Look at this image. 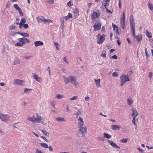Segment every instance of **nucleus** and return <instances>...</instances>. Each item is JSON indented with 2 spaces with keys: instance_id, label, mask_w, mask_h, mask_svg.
<instances>
[{
  "instance_id": "nucleus-45",
  "label": "nucleus",
  "mask_w": 153,
  "mask_h": 153,
  "mask_svg": "<svg viewBox=\"0 0 153 153\" xmlns=\"http://www.w3.org/2000/svg\"><path fill=\"white\" fill-rule=\"evenodd\" d=\"M16 26L13 25H11L9 27V29L10 30H12L15 29H16Z\"/></svg>"
},
{
  "instance_id": "nucleus-57",
  "label": "nucleus",
  "mask_w": 153,
  "mask_h": 153,
  "mask_svg": "<svg viewBox=\"0 0 153 153\" xmlns=\"http://www.w3.org/2000/svg\"><path fill=\"white\" fill-rule=\"evenodd\" d=\"M135 118L133 117V118L132 120V122L133 123L134 125H135V126H136V124L135 123Z\"/></svg>"
},
{
  "instance_id": "nucleus-22",
  "label": "nucleus",
  "mask_w": 153,
  "mask_h": 153,
  "mask_svg": "<svg viewBox=\"0 0 153 153\" xmlns=\"http://www.w3.org/2000/svg\"><path fill=\"white\" fill-rule=\"evenodd\" d=\"M109 3V0H106L105 1H103L102 3V5H103L105 8H107V6H108Z\"/></svg>"
},
{
  "instance_id": "nucleus-39",
  "label": "nucleus",
  "mask_w": 153,
  "mask_h": 153,
  "mask_svg": "<svg viewBox=\"0 0 153 153\" xmlns=\"http://www.w3.org/2000/svg\"><path fill=\"white\" fill-rule=\"evenodd\" d=\"M41 146L45 148H47L48 146L47 144L45 143H40Z\"/></svg>"
},
{
  "instance_id": "nucleus-33",
  "label": "nucleus",
  "mask_w": 153,
  "mask_h": 153,
  "mask_svg": "<svg viewBox=\"0 0 153 153\" xmlns=\"http://www.w3.org/2000/svg\"><path fill=\"white\" fill-rule=\"evenodd\" d=\"M79 98L78 96L77 95H75L70 98L69 100L71 101H73L74 100H77Z\"/></svg>"
},
{
  "instance_id": "nucleus-11",
  "label": "nucleus",
  "mask_w": 153,
  "mask_h": 153,
  "mask_svg": "<svg viewBox=\"0 0 153 153\" xmlns=\"http://www.w3.org/2000/svg\"><path fill=\"white\" fill-rule=\"evenodd\" d=\"M101 24L99 22H96L94 23V30H99L101 28Z\"/></svg>"
},
{
  "instance_id": "nucleus-48",
  "label": "nucleus",
  "mask_w": 153,
  "mask_h": 153,
  "mask_svg": "<svg viewBox=\"0 0 153 153\" xmlns=\"http://www.w3.org/2000/svg\"><path fill=\"white\" fill-rule=\"evenodd\" d=\"M118 75V74L116 72H114L112 74V76L113 77H117Z\"/></svg>"
},
{
  "instance_id": "nucleus-34",
  "label": "nucleus",
  "mask_w": 153,
  "mask_h": 153,
  "mask_svg": "<svg viewBox=\"0 0 153 153\" xmlns=\"http://www.w3.org/2000/svg\"><path fill=\"white\" fill-rule=\"evenodd\" d=\"M64 96L63 95L60 94H56L55 96V98L58 99H61L63 98Z\"/></svg>"
},
{
  "instance_id": "nucleus-18",
  "label": "nucleus",
  "mask_w": 153,
  "mask_h": 153,
  "mask_svg": "<svg viewBox=\"0 0 153 153\" xmlns=\"http://www.w3.org/2000/svg\"><path fill=\"white\" fill-rule=\"evenodd\" d=\"M112 26L114 30L115 31L117 35L119 34L120 33L118 31V27L116 26V25L113 23L112 24Z\"/></svg>"
},
{
  "instance_id": "nucleus-37",
  "label": "nucleus",
  "mask_w": 153,
  "mask_h": 153,
  "mask_svg": "<svg viewBox=\"0 0 153 153\" xmlns=\"http://www.w3.org/2000/svg\"><path fill=\"white\" fill-rule=\"evenodd\" d=\"M146 36L149 38H151L152 37V34L151 33L149 32L148 30H146Z\"/></svg>"
},
{
  "instance_id": "nucleus-35",
  "label": "nucleus",
  "mask_w": 153,
  "mask_h": 153,
  "mask_svg": "<svg viewBox=\"0 0 153 153\" xmlns=\"http://www.w3.org/2000/svg\"><path fill=\"white\" fill-rule=\"evenodd\" d=\"M142 36L141 35L139 34L136 36L137 41L138 42H140L142 40Z\"/></svg>"
},
{
  "instance_id": "nucleus-43",
  "label": "nucleus",
  "mask_w": 153,
  "mask_h": 153,
  "mask_svg": "<svg viewBox=\"0 0 153 153\" xmlns=\"http://www.w3.org/2000/svg\"><path fill=\"white\" fill-rule=\"evenodd\" d=\"M21 35L22 36L25 37H27L29 36V35L28 34L25 33H22L21 34Z\"/></svg>"
},
{
  "instance_id": "nucleus-62",
  "label": "nucleus",
  "mask_w": 153,
  "mask_h": 153,
  "mask_svg": "<svg viewBox=\"0 0 153 153\" xmlns=\"http://www.w3.org/2000/svg\"><path fill=\"white\" fill-rule=\"evenodd\" d=\"M41 137L44 140L46 141L47 142H48V140L45 137L43 136H41Z\"/></svg>"
},
{
  "instance_id": "nucleus-31",
  "label": "nucleus",
  "mask_w": 153,
  "mask_h": 153,
  "mask_svg": "<svg viewBox=\"0 0 153 153\" xmlns=\"http://www.w3.org/2000/svg\"><path fill=\"white\" fill-rule=\"evenodd\" d=\"M64 18L63 17L62 18H60V26L62 27V29H63L64 28Z\"/></svg>"
},
{
  "instance_id": "nucleus-41",
  "label": "nucleus",
  "mask_w": 153,
  "mask_h": 153,
  "mask_svg": "<svg viewBox=\"0 0 153 153\" xmlns=\"http://www.w3.org/2000/svg\"><path fill=\"white\" fill-rule=\"evenodd\" d=\"M14 7L17 11H20L21 9L18 6L17 4H14L13 5Z\"/></svg>"
},
{
  "instance_id": "nucleus-25",
  "label": "nucleus",
  "mask_w": 153,
  "mask_h": 153,
  "mask_svg": "<svg viewBox=\"0 0 153 153\" xmlns=\"http://www.w3.org/2000/svg\"><path fill=\"white\" fill-rule=\"evenodd\" d=\"M27 119L33 123H35V116L34 115H33L32 117H28Z\"/></svg>"
},
{
  "instance_id": "nucleus-7",
  "label": "nucleus",
  "mask_w": 153,
  "mask_h": 153,
  "mask_svg": "<svg viewBox=\"0 0 153 153\" xmlns=\"http://www.w3.org/2000/svg\"><path fill=\"white\" fill-rule=\"evenodd\" d=\"M13 83L16 85L23 86L24 84V81L23 80L15 79L13 81Z\"/></svg>"
},
{
  "instance_id": "nucleus-26",
  "label": "nucleus",
  "mask_w": 153,
  "mask_h": 153,
  "mask_svg": "<svg viewBox=\"0 0 153 153\" xmlns=\"http://www.w3.org/2000/svg\"><path fill=\"white\" fill-rule=\"evenodd\" d=\"M127 103L128 105L131 106L132 104L133 103V100L130 97H129L127 99Z\"/></svg>"
},
{
  "instance_id": "nucleus-12",
  "label": "nucleus",
  "mask_w": 153,
  "mask_h": 153,
  "mask_svg": "<svg viewBox=\"0 0 153 153\" xmlns=\"http://www.w3.org/2000/svg\"><path fill=\"white\" fill-rule=\"evenodd\" d=\"M100 15V14L99 13L97 12H94L91 15V18L92 19H94Z\"/></svg>"
},
{
  "instance_id": "nucleus-3",
  "label": "nucleus",
  "mask_w": 153,
  "mask_h": 153,
  "mask_svg": "<svg viewBox=\"0 0 153 153\" xmlns=\"http://www.w3.org/2000/svg\"><path fill=\"white\" fill-rule=\"evenodd\" d=\"M69 79L70 82L76 88L79 84L78 82L77 81V77L76 76H70Z\"/></svg>"
},
{
  "instance_id": "nucleus-15",
  "label": "nucleus",
  "mask_w": 153,
  "mask_h": 153,
  "mask_svg": "<svg viewBox=\"0 0 153 153\" xmlns=\"http://www.w3.org/2000/svg\"><path fill=\"white\" fill-rule=\"evenodd\" d=\"M111 128L114 130H119L121 127V126L117 125H112L111 126Z\"/></svg>"
},
{
  "instance_id": "nucleus-59",
  "label": "nucleus",
  "mask_w": 153,
  "mask_h": 153,
  "mask_svg": "<svg viewBox=\"0 0 153 153\" xmlns=\"http://www.w3.org/2000/svg\"><path fill=\"white\" fill-rule=\"evenodd\" d=\"M46 70L48 72L49 75H50L51 74V69L49 67H48Z\"/></svg>"
},
{
  "instance_id": "nucleus-44",
  "label": "nucleus",
  "mask_w": 153,
  "mask_h": 153,
  "mask_svg": "<svg viewBox=\"0 0 153 153\" xmlns=\"http://www.w3.org/2000/svg\"><path fill=\"white\" fill-rule=\"evenodd\" d=\"M106 52L105 51H103L102 53H101V54L100 55V56H102L104 58H105L106 57Z\"/></svg>"
},
{
  "instance_id": "nucleus-55",
  "label": "nucleus",
  "mask_w": 153,
  "mask_h": 153,
  "mask_svg": "<svg viewBox=\"0 0 153 153\" xmlns=\"http://www.w3.org/2000/svg\"><path fill=\"white\" fill-rule=\"evenodd\" d=\"M50 105H51L53 107V108H55V102L53 101H52L50 102Z\"/></svg>"
},
{
  "instance_id": "nucleus-58",
  "label": "nucleus",
  "mask_w": 153,
  "mask_h": 153,
  "mask_svg": "<svg viewBox=\"0 0 153 153\" xmlns=\"http://www.w3.org/2000/svg\"><path fill=\"white\" fill-rule=\"evenodd\" d=\"M31 58V56H25L24 57V58L26 59H29Z\"/></svg>"
},
{
  "instance_id": "nucleus-56",
  "label": "nucleus",
  "mask_w": 153,
  "mask_h": 153,
  "mask_svg": "<svg viewBox=\"0 0 153 153\" xmlns=\"http://www.w3.org/2000/svg\"><path fill=\"white\" fill-rule=\"evenodd\" d=\"M152 74H153L152 73V72H150L149 73V74L148 75V76H149V78L150 79H151L152 77Z\"/></svg>"
},
{
  "instance_id": "nucleus-28",
  "label": "nucleus",
  "mask_w": 153,
  "mask_h": 153,
  "mask_svg": "<svg viewBox=\"0 0 153 153\" xmlns=\"http://www.w3.org/2000/svg\"><path fill=\"white\" fill-rule=\"evenodd\" d=\"M72 17V15L71 13H68V14L67 16L63 17V18H64V19L65 20H68L69 19L71 18Z\"/></svg>"
},
{
  "instance_id": "nucleus-54",
  "label": "nucleus",
  "mask_w": 153,
  "mask_h": 153,
  "mask_svg": "<svg viewBox=\"0 0 153 153\" xmlns=\"http://www.w3.org/2000/svg\"><path fill=\"white\" fill-rule=\"evenodd\" d=\"M47 2L49 4H53L54 3L53 0H48Z\"/></svg>"
},
{
  "instance_id": "nucleus-6",
  "label": "nucleus",
  "mask_w": 153,
  "mask_h": 153,
  "mask_svg": "<svg viewBox=\"0 0 153 153\" xmlns=\"http://www.w3.org/2000/svg\"><path fill=\"white\" fill-rule=\"evenodd\" d=\"M125 17L124 14V12H123V17H121L120 19V24L121 27L124 29L126 27V21L125 20Z\"/></svg>"
},
{
  "instance_id": "nucleus-29",
  "label": "nucleus",
  "mask_w": 153,
  "mask_h": 153,
  "mask_svg": "<svg viewBox=\"0 0 153 153\" xmlns=\"http://www.w3.org/2000/svg\"><path fill=\"white\" fill-rule=\"evenodd\" d=\"M63 77L64 79V82L65 84H67L70 82L69 76L68 77H65V76H63Z\"/></svg>"
},
{
  "instance_id": "nucleus-61",
  "label": "nucleus",
  "mask_w": 153,
  "mask_h": 153,
  "mask_svg": "<svg viewBox=\"0 0 153 153\" xmlns=\"http://www.w3.org/2000/svg\"><path fill=\"white\" fill-rule=\"evenodd\" d=\"M16 34V32H13L12 31L11 32L10 35H11L14 36Z\"/></svg>"
},
{
  "instance_id": "nucleus-52",
  "label": "nucleus",
  "mask_w": 153,
  "mask_h": 153,
  "mask_svg": "<svg viewBox=\"0 0 153 153\" xmlns=\"http://www.w3.org/2000/svg\"><path fill=\"white\" fill-rule=\"evenodd\" d=\"M128 140V139L127 138H123L121 140V142L123 143H126Z\"/></svg>"
},
{
  "instance_id": "nucleus-36",
  "label": "nucleus",
  "mask_w": 153,
  "mask_h": 153,
  "mask_svg": "<svg viewBox=\"0 0 153 153\" xmlns=\"http://www.w3.org/2000/svg\"><path fill=\"white\" fill-rule=\"evenodd\" d=\"M131 32L132 34V35L135 38V28H131Z\"/></svg>"
},
{
  "instance_id": "nucleus-42",
  "label": "nucleus",
  "mask_w": 153,
  "mask_h": 153,
  "mask_svg": "<svg viewBox=\"0 0 153 153\" xmlns=\"http://www.w3.org/2000/svg\"><path fill=\"white\" fill-rule=\"evenodd\" d=\"M25 22L26 20L25 18H23L21 19L20 22L19 23H20V24H22L23 25Z\"/></svg>"
},
{
  "instance_id": "nucleus-10",
  "label": "nucleus",
  "mask_w": 153,
  "mask_h": 153,
  "mask_svg": "<svg viewBox=\"0 0 153 153\" xmlns=\"http://www.w3.org/2000/svg\"><path fill=\"white\" fill-rule=\"evenodd\" d=\"M130 25L131 28H135L134 25V20L133 18V16L131 15L130 16Z\"/></svg>"
},
{
  "instance_id": "nucleus-16",
  "label": "nucleus",
  "mask_w": 153,
  "mask_h": 153,
  "mask_svg": "<svg viewBox=\"0 0 153 153\" xmlns=\"http://www.w3.org/2000/svg\"><path fill=\"white\" fill-rule=\"evenodd\" d=\"M108 142L109 144L112 147L115 148H117L120 149V148L117 146L116 144L113 141L108 140Z\"/></svg>"
},
{
  "instance_id": "nucleus-20",
  "label": "nucleus",
  "mask_w": 153,
  "mask_h": 153,
  "mask_svg": "<svg viewBox=\"0 0 153 153\" xmlns=\"http://www.w3.org/2000/svg\"><path fill=\"white\" fill-rule=\"evenodd\" d=\"M79 13V11L78 9H75L73 10V13L76 18L78 17Z\"/></svg>"
},
{
  "instance_id": "nucleus-50",
  "label": "nucleus",
  "mask_w": 153,
  "mask_h": 153,
  "mask_svg": "<svg viewBox=\"0 0 153 153\" xmlns=\"http://www.w3.org/2000/svg\"><path fill=\"white\" fill-rule=\"evenodd\" d=\"M44 22L45 23L47 22L50 23V22H52V21L50 19H45L44 18Z\"/></svg>"
},
{
  "instance_id": "nucleus-38",
  "label": "nucleus",
  "mask_w": 153,
  "mask_h": 153,
  "mask_svg": "<svg viewBox=\"0 0 153 153\" xmlns=\"http://www.w3.org/2000/svg\"><path fill=\"white\" fill-rule=\"evenodd\" d=\"M67 5L69 7H70L73 5V1L71 0H70L67 3Z\"/></svg>"
},
{
  "instance_id": "nucleus-1",
  "label": "nucleus",
  "mask_w": 153,
  "mask_h": 153,
  "mask_svg": "<svg viewBox=\"0 0 153 153\" xmlns=\"http://www.w3.org/2000/svg\"><path fill=\"white\" fill-rule=\"evenodd\" d=\"M17 40L19 42L15 44V46L22 47L24 45L26 42H30V40L25 37L18 38Z\"/></svg>"
},
{
  "instance_id": "nucleus-9",
  "label": "nucleus",
  "mask_w": 153,
  "mask_h": 153,
  "mask_svg": "<svg viewBox=\"0 0 153 153\" xmlns=\"http://www.w3.org/2000/svg\"><path fill=\"white\" fill-rule=\"evenodd\" d=\"M79 131L82 133V135L84 136L86 133L87 128L86 127H83V126L78 127Z\"/></svg>"
},
{
  "instance_id": "nucleus-51",
  "label": "nucleus",
  "mask_w": 153,
  "mask_h": 153,
  "mask_svg": "<svg viewBox=\"0 0 153 153\" xmlns=\"http://www.w3.org/2000/svg\"><path fill=\"white\" fill-rule=\"evenodd\" d=\"M84 100L85 101L88 102L90 100V97L88 96L85 97L84 98Z\"/></svg>"
},
{
  "instance_id": "nucleus-23",
  "label": "nucleus",
  "mask_w": 153,
  "mask_h": 153,
  "mask_svg": "<svg viewBox=\"0 0 153 153\" xmlns=\"http://www.w3.org/2000/svg\"><path fill=\"white\" fill-rule=\"evenodd\" d=\"M33 77L38 82H41L42 81L41 78L38 77L37 75L35 74H34L33 75Z\"/></svg>"
},
{
  "instance_id": "nucleus-8",
  "label": "nucleus",
  "mask_w": 153,
  "mask_h": 153,
  "mask_svg": "<svg viewBox=\"0 0 153 153\" xmlns=\"http://www.w3.org/2000/svg\"><path fill=\"white\" fill-rule=\"evenodd\" d=\"M35 122L37 123H43V119L39 114H36V117H35Z\"/></svg>"
},
{
  "instance_id": "nucleus-13",
  "label": "nucleus",
  "mask_w": 153,
  "mask_h": 153,
  "mask_svg": "<svg viewBox=\"0 0 153 153\" xmlns=\"http://www.w3.org/2000/svg\"><path fill=\"white\" fill-rule=\"evenodd\" d=\"M78 127L84 125V121L81 117H79L78 119Z\"/></svg>"
},
{
  "instance_id": "nucleus-47",
  "label": "nucleus",
  "mask_w": 153,
  "mask_h": 153,
  "mask_svg": "<svg viewBox=\"0 0 153 153\" xmlns=\"http://www.w3.org/2000/svg\"><path fill=\"white\" fill-rule=\"evenodd\" d=\"M54 44L55 45L56 49L59 50V45L57 42H54Z\"/></svg>"
},
{
  "instance_id": "nucleus-5",
  "label": "nucleus",
  "mask_w": 153,
  "mask_h": 153,
  "mask_svg": "<svg viewBox=\"0 0 153 153\" xmlns=\"http://www.w3.org/2000/svg\"><path fill=\"white\" fill-rule=\"evenodd\" d=\"M0 119L1 120L7 122L9 120L10 116L7 114L0 113Z\"/></svg>"
},
{
  "instance_id": "nucleus-46",
  "label": "nucleus",
  "mask_w": 153,
  "mask_h": 153,
  "mask_svg": "<svg viewBox=\"0 0 153 153\" xmlns=\"http://www.w3.org/2000/svg\"><path fill=\"white\" fill-rule=\"evenodd\" d=\"M42 133L47 136L49 137V133L47 132L46 131L44 130H42Z\"/></svg>"
},
{
  "instance_id": "nucleus-40",
  "label": "nucleus",
  "mask_w": 153,
  "mask_h": 153,
  "mask_svg": "<svg viewBox=\"0 0 153 153\" xmlns=\"http://www.w3.org/2000/svg\"><path fill=\"white\" fill-rule=\"evenodd\" d=\"M104 137L107 139H109L111 137V135L107 133H104L103 134Z\"/></svg>"
},
{
  "instance_id": "nucleus-14",
  "label": "nucleus",
  "mask_w": 153,
  "mask_h": 153,
  "mask_svg": "<svg viewBox=\"0 0 153 153\" xmlns=\"http://www.w3.org/2000/svg\"><path fill=\"white\" fill-rule=\"evenodd\" d=\"M132 113L131 116L135 118L136 116L138 115V113L136 109L132 108L131 109Z\"/></svg>"
},
{
  "instance_id": "nucleus-21",
  "label": "nucleus",
  "mask_w": 153,
  "mask_h": 153,
  "mask_svg": "<svg viewBox=\"0 0 153 153\" xmlns=\"http://www.w3.org/2000/svg\"><path fill=\"white\" fill-rule=\"evenodd\" d=\"M94 81L97 87H101V86L100 85V79H94Z\"/></svg>"
},
{
  "instance_id": "nucleus-32",
  "label": "nucleus",
  "mask_w": 153,
  "mask_h": 153,
  "mask_svg": "<svg viewBox=\"0 0 153 153\" xmlns=\"http://www.w3.org/2000/svg\"><path fill=\"white\" fill-rule=\"evenodd\" d=\"M147 4L150 10L152 11L153 10V4L149 1L148 2Z\"/></svg>"
},
{
  "instance_id": "nucleus-64",
  "label": "nucleus",
  "mask_w": 153,
  "mask_h": 153,
  "mask_svg": "<svg viewBox=\"0 0 153 153\" xmlns=\"http://www.w3.org/2000/svg\"><path fill=\"white\" fill-rule=\"evenodd\" d=\"M0 134L2 135H4L5 133L3 131L0 130Z\"/></svg>"
},
{
  "instance_id": "nucleus-2",
  "label": "nucleus",
  "mask_w": 153,
  "mask_h": 153,
  "mask_svg": "<svg viewBox=\"0 0 153 153\" xmlns=\"http://www.w3.org/2000/svg\"><path fill=\"white\" fill-rule=\"evenodd\" d=\"M120 85L121 86H123L126 82L130 81L128 74H123L120 76Z\"/></svg>"
},
{
  "instance_id": "nucleus-60",
  "label": "nucleus",
  "mask_w": 153,
  "mask_h": 153,
  "mask_svg": "<svg viewBox=\"0 0 153 153\" xmlns=\"http://www.w3.org/2000/svg\"><path fill=\"white\" fill-rule=\"evenodd\" d=\"M145 53H146V56H147V57L149 56V55L148 54V51H147V49L146 48H145Z\"/></svg>"
},
{
  "instance_id": "nucleus-63",
  "label": "nucleus",
  "mask_w": 153,
  "mask_h": 153,
  "mask_svg": "<svg viewBox=\"0 0 153 153\" xmlns=\"http://www.w3.org/2000/svg\"><path fill=\"white\" fill-rule=\"evenodd\" d=\"M23 27L25 29L27 28L28 27V25L27 24H25L23 25Z\"/></svg>"
},
{
  "instance_id": "nucleus-53",
  "label": "nucleus",
  "mask_w": 153,
  "mask_h": 153,
  "mask_svg": "<svg viewBox=\"0 0 153 153\" xmlns=\"http://www.w3.org/2000/svg\"><path fill=\"white\" fill-rule=\"evenodd\" d=\"M98 139L102 141H104V138L102 137L99 136L97 137Z\"/></svg>"
},
{
  "instance_id": "nucleus-49",
  "label": "nucleus",
  "mask_w": 153,
  "mask_h": 153,
  "mask_svg": "<svg viewBox=\"0 0 153 153\" xmlns=\"http://www.w3.org/2000/svg\"><path fill=\"white\" fill-rule=\"evenodd\" d=\"M11 6V4L10 3L9 1H8L6 5V7L7 8H9Z\"/></svg>"
},
{
  "instance_id": "nucleus-4",
  "label": "nucleus",
  "mask_w": 153,
  "mask_h": 153,
  "mask_svg": "<svg viewBox=\"0 0 153 153\" xmlns=\"http://www.w3.org/2000/svg\"><path fill=\"white\" fill-rule=\"evenodd\" d=\"M105 35L104 34L101 36L100 34L98 33L97 36V43L99 44L102 43L105 39Z\"/></svg>"
},
{
  "instance_id": "nucleus-30",
  "label": "nucleus",
  "mask_w": 153,
  "mask_h": 153,
  "mask_svg": "<svg viewBox=\"0 0 153 153\" xmlns=\"http://www.w3.org/2000/svg\"><path fill=\"white\" fill-rule=\"evenodd\" d=\"M20 60L18 58H16L14 59L13 62V64L14 65H16L20 63Z\"/></svg>"
},
{
  "instance_id": "nucleus-27",
  "label": "nucleus",
  "mask_w": 153,
  "mask_h": 153,
  "mask_svg": "<svg viewBox=\"0 0 153 153\" xmlns=\"http://www.w3.org/2000/svg\"><path fill=\"white\" fill-rule=\"evenodd\" d=\"M32 89L25 88L24 89V93L25 94H29L31 92Z\"/></svg>"
},
{
  "instance_id": "nucleus-19",
  "label": "nucleus",
  "mask_w": 153,
  "mask_h": 153,
  "mask_svg": "<svg viewBox=\"0 0 153 153\" xmlns=\"http://www.w3.org/2000/svg\"><path fill=\"white\" fill-rule=\"evenodd\" d=\"M34 44L36 47L42 46L43 45V43L42 42L39 41H35Z\"/></svg>"
},
{
  "instance_id": "nucleus-17",
  "label": "nucleus",
  "mask_w": 153,
  "mask_h": 153,
  "mask_svg": "<svg viewBox=\"0 0 153 153\" xmlns=\"http://www.w3.org/2000/svg\"><path fill=\"white\" fill-rule=\"evenodd\" d=\"M44 18L43 16H37L36 18L38 22L39 23H41L42 22H44Z\"/></svg>"
},
{
  "instance_id": "nucleus-24",
  "label": "nucleus",
  "mask_w": 153,
  "mask_h": 153,
  "mask_svg": "<svg viewBox=\"0 0 153 153\" xmlns=\"http://www.w3.org/2000/svg\"><path fill=\"white\" fill-rule=\"evenodd\" d=\"M56 121L58 122L66 121V119L63 117H58L56 118Z\"/></svg>"
}]
</instances>
